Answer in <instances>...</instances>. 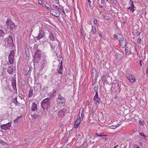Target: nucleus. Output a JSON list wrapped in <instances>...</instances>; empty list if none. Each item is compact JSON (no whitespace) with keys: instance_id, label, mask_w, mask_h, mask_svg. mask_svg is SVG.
Returning a JSON list of instances; mask_svg holds the SVG:
<instances>
[{"instance_id":"obj_1","label":"nucleus","mask_w":148,"mask_h":148,"mask_svg":"<svg viewBox=\"0 0 148 148\" xmlns=\"http://www.w3.org/2000/svg\"><path fill=\"white\" fill-rule=\"evenodd\" d=\"M51 102L50 98L48 97L43 100L41 103V106L44 110H45L50 106Z\"/></svg>"},{"instance_id":"obj_2","label":"nucleus","mask_w":148,"mask_h":148,"mask_svg":"<svg viewBox=\"0 0 148 148\" xmlns=\"http://www.w3.org/2000/svg\"><path fill=\"white\" fill-rule=\"evenodd\" d=\"M118 41L119 42L121 47L123 48L126 45V40L124 38L122 35L120 34H118Z\"/></svg>"},{"instance_id":"obj_3","label":"nucleus","mask_w":148,"mask_h":148,"mask_svg":"<svg viewBox=\"0 0 148 148\" xmlns=\"http://www.w3.org/2000/svg\"><path fill=\"white\" fill-rule=\"evenodd\" d=\"M7 27L8 29L12 30L15 27V25L9 18H8L6 21Z\"/></svg>"},{"instance_id":"obj_4","label":"nucleus","mask_w":148,"mask_h":148,"mask_svg":"<svg viewBox=\"0 0 148 148\" xmlns=\"http://www.w3.org/2000/svg\"><path fill=\"white\" fill-rule=\"evenodd\" d=\"M14 51H11L8 56V61L10 64H12L14 62Z\"/></svg>"},{"instance_id":"obj_5","label":"nucleus","mask_w":148,"mask_h":148,"mask_svg":"<svg viewBox=\"0 0 148 148\" xmlns=\"http://www.w3.org/2000/svg\"><path fill=\"white\" fill-rule=\"evenodd\" d=\"M66 101L65 99L62 96L60 93L58 95V98L57 99V101L60 104H62L65 102Z\"/></svg>"},{"instance_id":"obj_6","label":"nucleus","mask_w":148,"mask_h":148,"mask_svg":"<svg viewBox=\"0 0 148 148\" xmlns=\"http://www.w3.org/2000/svg\"><path fill=\"white\" fill-rule=\"evenodd\" d=\"M45 31L44 30H40L38 34V36L37 37V40H39L40 39L42 38L45 36L44 33L45 32V31L49 32L48 30H47L46 29L45 30Z\"/></svg>"},{"instance_id":"obj_7","label":"nucleus","mask_w":148,"mask_h":148,"mask_svg":"<svg viewBox=\"0 0 148 148\" xmlns=\"http://www.w3.org/2000/svg\"><path fill=\"white\" fill-rule=\"evenodd\" d=\"M11 123H8L6 124L1 125V128L2 129L6 130L9 129L11 127Z\"/></svg>"},{"instance_id":"obj_8","label":"nucleus","mask_w":148,"mask_h":148,"mask_svg":"<svg viewBox=\"0 0 148 148\" xmlns=\"http://www.w3.org/2000/svg\"><path fill=\"white\" fill-rule=\"evenodd\" d=\"M127 78L130 83H133L135 81V79L134 76L131 74H128L127 75Z\"/></svg>"},{"instance_id":"obj_9","label":"nucleus","mask_w":148,"mask_h":148,"mask_svg":"<svg viewBox=\"0 0 148 148\" xmlns=\"http://www.w3.org/2000/svg\"><path fill=\"white\" fill-rule=\"evenodd\" d=\"M42 53L41 51L39 50H38L35 53L34 59H35L36 58H40L41 57Z\"/></svg>"},{"instance_id":"obj_10","label":"nucleus","mask_w":148,"mask_h":148,"mask_svg":"<svg viewBox=\"0 0 148 148\" xmlns=\"http://www.w3.org/2000/svg\"><path fill=\"white\" fill-rule=\"evenodd\" d=\"M92 77L93 78H96L97 76V73L96 69L95 68H93L92 69Z\"/></svg>"},{"instance_id":"obj_11","label":"nucleus","mask_w":148,"mask_h":148,"mask_svg":"<svg viewBox=\"0 0 148 148\" xmlns=\"http://www.w3.org/2000/svg\"><path fill=\"white\" fill-rule=\"evenodd\" d=\"M37 108V105L34 102L32 103L31 105L32 112H34Z\"/></svg>"},{"instance_id":"obj_12","label":"nucleus","mask_w":148,"mask_h":148,"mask_svg":"<svg viewBox=\"0 0 148 148\" xmlns=\"http://www.w3.org/2000/svg\"><path fill=\"white\" fill-rule=\"evenodd\" d=\"M31 116L32 119H36L38 118L39 117V115L38 114V112H36L34 114L33 113H32V112H31Z\"/></svg>"},{"instance_id":"obj_13","label":"nucleus","mask_w":148,"mask_h":148,"mask_svg":"<svg viewBox=\"0 0 148 148\" xmlns=\"http://www.w3.org/2000/svg\"><path fill=\"white\" fill-rule=\"evenodd\" d=\"M7 42V43L9 44H13V40L12 37L11 36L9 35V36Z\"/></svg>"},{"instance_id":"obj_14","label":"nucleus","mask_w":148,"mask_h":148,"mask_svg":"<svg viewBox=\"0 0 148 148\" xmlns=\"http://www.w3.org/2000/svg\"><path fill=\"white\" fill-rule=\"evenodd\" d=\"M80 122V119H77L75 121L74 125V127L75 128H77L79 125Z\"/></svg>"},{"instance_id":"obj_15","label":"nucleus","mask_w":148,"mask_h":148,"mask_svg":"<svg viewBox=\"0 0 148 148\" xmlns=\"http://www.w3.org/2000/svg\"><path fill=\"white\" fill-rule=\"evenodd\" d=\"M65 110L62 109L59 112L58 116L60 117H62L64 116V114L65 112Z\"/></svg>"},{"instance_id":"obj_16","label":"nucleus","mask_w":148,"mask_h":148,"mask_svg":"<svg viewBox=\"0 0 148 148\" xmlns=\"http://www.w3.org/2000/svg\"><path fill=\"white\" fill-rule=\"evenodd\" d=\"M53 11L52 12V13L51 14L54 16H56V17H59L60 16V12H59L57 11V13H56V10L55 9H53Z\"/></svg>"},{"instance_id":"obj_17","label":"nucleus","mask_w":148,"mask_h":148,"mask_svg":"<svg viewBox=\"0 0 148 148\" xmlns=\"http://www.w3.org/2000/svg\"><path fill=\"white\" fill-rule=\"evenodd\" d=\"M7 72L10 74H12L13 73L14 69L11 66H9L7 69Z\"/></svg>"},{"instance_id":"obj_18","label":"nucleus","mask_w":148,"mask_h":148,"mask_svg":"<svg viewBox=\"0 0 148 148\" xmlns=\"http://www.w3.org/2000/svg\"><path fill=\"white\" fill-rule=\"evenodd\" d=\"M12 84L13 89L14 90H16V80L14 79L13 80V81L12 82Z\"/></svg>"},{"instance_id":"obj_19","label":"nucleus","mask_w":148,"mask_h":148,"mask_svg":"<svg viewBox=\"0 0 148 148\" xmlns=\"http://www.w3.org/2000/svg\"><path fill=\"white\" fill-rule=\"evenodd\" d=\"M12 102L14 104L15 106H18L19 104V102L17 101V97L15 98L13 100Z\"/></svg>"},{"instance_id":"obj_20","label":"nucleus","mask_w":148,"mask_h":148,"mask_svg":"<svg viewBox=\"0 0 148 148\" xmlns=\"http://www.w3.org/2000/svg\"><path fill=\"white\" fill-rule=\"evenodd\" d=\"M49 38L50 40L52 41H53L55 40L54 36L49 31Z\"/></svg>"},{"instance_id":"obj_21","label":"nucleus","mask_w":148,"mask_h":148,"mask_svg":"<svg viewBox=\"0 0 148 148\" xmlns=\"http://www.w3.org/2000/svg\"><path fill=\"white\" fill-rule=\"evenodd\" d=\"M136 8L135 7H134L132 6H131V7L128 8V9L133 12L136 10Z\"/></svg>"},{"instance_id":"obj_22","label":"nucleus","mask_w":148,"mask_h":148,"mask_svg":"<svg viewBox=\"0 0 148 148\" xmlns=\"http://www.w3.org/2000/svg\"><path fill=\"white\" fill-rule=\"evenodd\" d=\"M5 35V34L3 31L0 29V37H3Z\"/></svg>"},{"instance_id":"obj_23","label":"nucleus","mask_w":148,"mask_h":148,"mask_svg":"<svg viewBox=\"0 0 148 148\" xmlns=\"http://www.w3.org/2000/svg\"><path fill=\"white\" fill-rule=\"evenodd\" d=\"M33 90L32 89H30L29 91V94L28 95V97L29 98L32 97L33 95Z\"/></svg>"},{"instance_id":"obj_24","label":"nucleus","mask_w":148,"mask_h":148,"mask_svg":"<svg viewBox=\"0 0 148 148\" xmlns=\"http://www.w3.org/2000/svg\"><path fill=\"white\" fill-rule=\"evenodd\" d=\"M50 45L53 51V49H55V47L56 45H57V44L56 45L55 44V43L54 44L53 43L50 44Z\"/></svg>"},{"instance_id":"obj_25","label":"nucleus","mask_w":148,"mask_h":148,"mask_svg":"<svg viewBox=\"0 0 148 148\" xmlns=\"http://www.w3.org/2000/svg\"><path fill=\"white\" fill-rule=\"evenodd\" d=\"M47 61L45 59H43V60L42 62V66L43 67V68L45 67L46 66V64H47Z\"/></svg>"},{"instance_id":"obj_26","label":"nucleus","mask_w":148,"mask_h":148,"mask_svg":"<svg viewBox=\"0 0 148 148\" xmlns=\"http://www.w3.org/2000/svg\"><path fill=\"white\" fill-rule=\"evenodd\" d=\"M45 6L49 10H50L51 9L50 5L48 3H46Z\"/></svg>"},{"instance_id":"obj_27","label":"nucleus","mask_w":148,"mask_h":148,"mask_svg":"<svg viewBox=\"0 0 148 148\" xmlns=\"http://www.w3.org/2000/svg\"><path fill=\"white\" fill-rule=\"evenodd\" d=\"M102 82H103L104 83L106 82L107 81L106 77V75H103L102 76Z\"/></svg>"},{"instance_id":"obj_28","label":"nucleus","mask_w":148,"mask_h":148,"mask_svg":"<svg viewBox=\"0 0 148 148\" xmlns=\"http://www.w3.org/2000/svg\"><path fill=\"white\" fill-rule=\"evenodd\" d=\"M63 69V67L61 65H60V69H59V71H58V73H60L61 74L62 73V70Z\"/></svg>"},{"instance_id":"obj_29","label":"nucleus","mask_w":148,"mask_h":148,"mask_svg":"<svg viewBox=\"0 0 148 148\" xmlns=\"http://www.w3.org/2000/svg\"><path fill=\"white\" fill-rule=\"evenodd\" d=\"M53 6L54 8H56V9H57V10L58 12H60V11H61L60 9L59 8H58L57 6H56V5H53Z\"/></svg>"},{"instance_id":"obj_30","label":"nucleus","mask_w":148,"mask_h":148,"mask_svg":"<svg viewBox=\"0 0 148 148\" xmlns=\"http://www.w3.org/2000/svg\"><path fill=\"white\" fill-rule=\"evenodd\" d=\"M138 123L141 126L143 125L144 124V121H143L139 120L138 121Z\"/></svg>"},{"instance_id":"obj_31","label":"nucleus","mask_w":148,"mask_h":148,"mask_svg":"<svg viewBox=\"0 0 148 148\" xmlns=\"http://www.w3.org/2000/svg\"><path fill=\"white\" fill-rule=\"evenodd\" d=\"M99 88V86L98 85H96L94 88V90L95 92L98 91V89Z\"/></svg>"},{"instance_id":"obj_32","label":"nucleus","mask_w":148,"mask_h":148,"mask_svg":"<svg viewBox=\"0 0 148 148\" xmlns=\"http://www.w3.org/2000/svg\"><path fill=\"white\" fill-rule=\"evenodd\" d=\"M125 54L127 55L130 54V52H129L128 49H125Z\"/></svg>"},{"instance_id":"obj_33","label":"nucleus","mask_w":148,"mask_h":148,"mask_svg":"<svg viewBox=\"0 0 148 148\" xmlns=\"http://www.w3.org/2000/svg\"><path fill=\"white\" fill-rule=\"evenodd\" d=\"M100 102H101V99L99 98V97L97 99V100L96 101V102L97 103H99Z\"/></svg>"},{"instance_id":"obj_34","label":"nucleus","mask_w":148,"mask_h":148,"mask_svg":"<svg viewBox=\"0 0 148 148\" xmlns=\"http://www.w3.org/2000/svg\"><path fill=\"white\" fill-rule=\"evenodd\" d=\"M38 3L39 4L42 5L43 3V1L42 0H38Z\"/></svg>"},{"instance_id":"obj_35","label":"nucleus","mask_w":148,"mask_h":148,"mask_svg":"<svg viewBox=\"0 0 148 148\" xmlns=\"http://www.w3.org/2000/svg\"><path fill=\"white\" fill-rule=\"evenodd\" d=\"M129 3L130 4L131 6H132L133 7H135L134 5L133 4V1L132 0H130L129 1Z\"/></svg>"},{"instance_id":"obj_36","label":"nucleus","mask_w":148,"mask_h":148,"mask_svg":"<svg viewBox=\"0 0 148 148\" xmlns=\"http://www.w3.org/2000/svg\"><path fill=\"white\" fill-rule=\"evenodd\" d=\"M140 135L141 136H144L145 138L146 137V136L145 135H144V133H139Z\"/></svg>"},{"instance_id":"obj_37","label":"nucleus","mask_w":148,"mask_h":148,"mask_svg":"<svg viewBox=\"0 0 148 148\" xmlns=\"http://www.w3.org/2000/svg\"><path fill=\"white\" fill-rule=\"evenodd\" d=\"M99 97L98 96H97L95 95L93 97V100L94 101H96L97 99Z\"/></svg>"},{"instance_id":"obj_38","label":"nucleus","mask_w":148,"mask_h":148,"mask_svg":"<svg viewBox=\"0 0 148 148\" xmlns=\"http://www.w3.org/2000/svg\"><path fill=\"white\" fill-rule=\"evenodd\" d=\"M141 42V38L140 37H139L138 39L137 42L139 44V43H140Z\"/></svg>"},{"instance_id":"obj_39","label":"nucleus","mask_w":148,"mask_h":148,"mask_svg":"<svg viewBox=\"0 0 148 148\" xmlns=\"http://www.w3.org/2000/svg\"><path fill=\"white\" fill-rule=\"evenodd\" d=\"M87 0L89 3V7L91 8L92 6L91 4V1L90 0Z\"/></svg>"},{"instance_id":"obj_40","label":"nucleus","mask_w":148,"mask_h":148,"mask_svg":"<svg viewBox=\"0 0 148 148\" xmlns=\"http://www.w3.org/2000/svg\"><path fill=\"white\" fill-rule=\"evenodd\" d=\"M94 23L95 24H97V21L96 18H94Z\"/></svg>"},{"instance_id":"obj_41","label":"nucleus","mask_w":148,"mask_h":148,"mask_svg":"<svg viewBox=\"0 0 148 148\" xmlns=\"http://www.w3.org/2000/svg\"><path fill=\"white\" fill-rule=\"evenodd\" d=\"M95 136H100V137H101V136H103V135H101L100 134H99L97 133L96 134H95Z\"/></svg>"},{"instance_id":"obj_42","label":"nucleus","mask_w":148,"mask_h":148,"mask_svg":"<svg viewBox=\"0 0 148 148\" xmlns=\"http://www.w3.org/2000/svg\"><path fill=\"white\" fill-rule=\"evenodd\" d=\"M105 18L106 20H108L110 19L109 17L108 16H106Z\"/></svg>"},{"instance_id":"obj_43","label":"nucleus","mask_w":148,"mask_h":148,"mask_svg":"<svg viewBox=\"0 0 148 148\" xmlns=\"http://www.w3.org/2000/svg\"><path fill=\"white\" fill-rule=\"evenodd\" d=\"M134 147L135 148H140L139 147H138L137 145H134Z\"/></svg>"},{"instance_id":"obj_44","label":"nucleus","mask_w":148,"mask_h":148,"mask_svg":"<svg viewBox=\"0 0 148 148\" xmlns=\"http://www.w3.org/2000/svg\"><path fill=\"white\" fill-rule=\"evenodd\" d=\"M113 37L114 38H116L117 37V38L118 37V35H117L116 34H114L113 35Z\"/></svg>"},{"instance_id":"obj_45","label":"nucleus","mask_w":148,"mask_h":148,"mask_svg":"<svg viewBox=\"0 0 148 148\" xmlns=\"http://www.w3.org/2000/svg\"><path fill=\"white\" fill-rule=\"evenodd\" d=\"M139 143L140 144H142V140H138Z\"/></svg>"},{"instance_id":"obj_46","label":"nucleus","mask_w":148,"mask_h":148,"mask_svg":"<svg viewBox=\"0 0 148 148\" xmlns=\"http://www.w3.org/2000/svg\"><path fill=\"white\" fill-rule=\"evenodd\" d=\"M84 117L83 116H82V113L81 114V117H79V119H83V118Z\"/></svg>"},{"instance_id":"obj_47","label":"nucleus","mask_w":148,"mask_h":148,"mask_svg":"<svg viewBox=\"0 0 148 148\" xmlns=\"http://www.w3.org/2000/svg\"><path fill=\"white\" fill-rule=\"evenodd\" d=\"M140 33L139 32H137V36H140Z\"/></svg>"},{"instance_id":"obj_48","label":"nucleus","mask_w":148,"mask_h":148,"mask_svg":"<svg viewBox=\"0 0 148 148\" xmlns=\"http://www.w3.org/2000/svg\"><path fill=\"white\" fill-rule=\"evenodd\" d=\"M104 3V0H101V4H103Z\"/></svg>"},{"instance_id":"obj_49","label":"nucleus","mask_w":148,"mask_h":148,"mask_svg":"<svg viewBox=\"0 0 148 148\" xmlns=\"http://www.w3.org/2000/svg\"><path fill=\"white\" fill-rule=\"evenodd\" d=\"M18 118L15 120L14 121V123H16L17 122H18Z\"/></svg>"},{"instance_id":"obj_50","label":"nucleus","mask_w":148,"mask_h":148,"mask_svg":"<svg viewBox=\"0 0 148 148\" xmlns=\"http://www.w3.org/2000/svg\"><path fill=\"white\" fill-rule=\"evenodd\" d=\"M139 63H140V66H142V61H141V60H140V61H139Z\"/></svg>"},{"instance_id":"obj_51","label":"nucleus","mask_w":148,"mask_h":148,"mask_svg":"<svg viewBox=\"0 0 148 148\" xmlns=\"http://www.w3.org/2000/svg\"><path fill=\"white\" fill-rule=\"evenodd\" d=\"M96 92L95 95L98 96V91L95 92Z\"/></svg>"},{"instance_id":"obj_52","label":"nucleus","mask_w":148,"mask_h":148,"mask_svg":"<svg viewBox=\"0 0 148 148\" xmlns=\"http://www.w3.org/2000/svg\"><path fill=\"white\" fill-rule=\"evenodd\" d=\"M93 32L94 33H95V32H96V28L95 27L94 30H93Z\"/></svg>"},{"instance_id":"obj_53","label":"nucleus","mask_w":148,"mask_h":148,"mask_svg":"<svg viewBox=\"0 0 148 148\" xmlns=\"http://www.w3.org/2000/svg\"><path fill=\"white\" fill-rule=\"evenodd\" d=\"M86 105H89L90 104V103L88 101H86Z\"/></svg>"},{"instance_id":"obj_54","label":"nucleus","mask_w":148,"mask_h":148,"mask_svg":"<svg viewBox=\"0 0 148 148\" xmlns=\"http://www.w3.org/2000/svg\"><path fill=\"white\" fill-rule=\"evenodd\" d=\"M4 143L2 141V140H0V144H2L3 143Z\"/></svg>"},{"instance_id":"obj_55","label":"nucleus","mask_w":148,"mask_h":148,"mask_svg":"<svg viewBox=\"0 0 148 148\" xmlns=\"http://www.w3.org/2000/svg\"><path fill=\"white\" fill-rule=\"evenodd\" d=\"M121 124H118L114 126H116V127H115V128H116L117 127H118Z\"/></svg>"},{"instance_id":"obj_56","label":"nucleus","mask_w":148,"mask_h":148,"mask_svg":"<svg viewBox=\"0 0 148 148\" xmlns=\"http://www.w3.org/2000/svg\"><path fill=\"white\" fill-rule=\"evenodd\" d=\"M146 73L147 75H148V68H147V71H146Z\"/></svg>"},{"instance_id":"obj_57","label":"nucleus","mask_w":148,"mask_h":148,"mask_svg":"<svg viewBox=\"0 0 148 148\" xmlns=\"http://www.w3.org/2000/svg\"><path fill=\"white\" fill-rule=\"evenodd\" d=\"M62 12L64 13V14L65 15V12L64 9H63L62 10Z\"/></svg>"},{"instance_id":"obj_58","label":"nucleus","mask_w":148,"mask_h":148,"mask_svg":"<svg viewBox=\"0 0 148 148\" xmlns=\"http://www.w3.org/2000/svg\"><path fill=\"white\" fill-rule=\"evenodd\" d=\"M99 7L100 8H103V6L102 5H99Z\"/></svg>"},{"instance_id":"obj_59","label":"nucleus","mask_w":148,"mask_h":148,"mask_svg":"<svg viewBox=\"0 0 148 148\" xmlns=\"http://www.w3.org/2000/svg\"><path fill=\"white\" fill-rule=\"evenodd\" d=\"M102 16H103V17H104V18H105V16L104 14H102Z\"/></svg>"},{"instance_id":"obj_60","label":"nucleus","mask_w":148,"mask_h":148,"mask_svg":"<svg viewBox=\"0 0 148 148\" xmlns=\"http://www.w3.org/2000/svg\"><path fill=\"white\" fill-rule=\"evenodd\" d=\"M81 147H76L75 148H81Z\"/></svg>"},{"instance_id":"obj_61","label":"nucleus","mask_w":148,"mask_h":148,"mask_svg":"<svg viewBox=\"0 0 148 148\" xmlns=\"http://www.w3.org/2000/svg\"><path fill=\"white\" fill-rule=\"evenodd\" d=\"M136 131L134 130H133L132 132L133 133H134Z\"/></svg>"},{"instance_id":"obj_62","label":"nucleus","mask_w":148,"mask_h":148,"mask_svg":"<svg viewBox=\"0 0 148 148\" xmlns=\"http://www.w3.org/2000/svg\"><path fill=\"white\" fill-rule=\"evenodd\" d=\"M62 61L61 62H60V65H62Z\"/></svg>"},{"instance_id":"obj_63","label":"nucleus","mask_w":148,"mask_h":148,"mask_svg":"<svg viewBox=\"0 0 148 148\" xmlns=\"http://www.w3.org/2000/svg\"><path fill=\"white\" fill-rule=\"evenodd\" d=\"M118 146V145H117L116 146H114V148H116V147Z\"/></svg>"},{"instance_id":"obj_64","label":"nucleus","mask_w":148,"mask_h":148,"mask_svg":"<svg viewBox=\"0 0 148 148\" xmlns=\"http://www.w3.org/2000/svg\"><path fill=\"white\" fill-rule=\"evenodd\" d=\"M119 86V84H118L117 86Z\"/></svg>"}]
</instances>
